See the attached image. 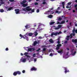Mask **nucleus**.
I'll use <instances>...</instances> for the list:
<instances>
[{"instance_id":"56","label":"nucleus","mask_w":77,"mask_h":77,"mask_svg":"<svg viewBox=\"0 0 77 77\" xmlns=\"http://www.w3.org/2000/svg\"><path fill=\"white\" fill-rule=\"evenodd\" d=\"M70 38H72V35L71 34H70Z\"/></svg>"},{"instance_id":"41","label":"nucleus","mask_w":77,"mask_h":77,"mask_svg":"<svg viewBox=\"0 0 77 77\" xmlns=\"http://www.w3.org/2000/svg\"><path fill=\"white\" fill-rule=\"evenodd\" d=\"M37 60V59L36 58H35L34 59V61L35 62H36Z\"/></svg>"},{"instance_id":"46","label":"nucleus","mask_w":77,"mask_h":77,"mask_svg":"<svg viewBox=\"0 0 77 77\" xmlns=\"http://www.w3.org/2000/svg\"><path fill=\"white\" fill-rule=\"evenodd\" d=\"M9 1L11 2H14V0H9Z\"/></svg>"},{"instance_id":"18","label":"nucleus","mask_w":77,"mask_h":77,"mask_svg":"<svg viewBox=\"0 0 77 77\" xmlns=\"http://www.w3.org/2000/svg\"><path fill=\"white\" fill-rule=\"evenodd\" d=\"M29 47H24V48H25V50H28V49H29Z\"/></svg>"},{"instance_id":"55","label":"nucleus","mask_w":77,"mask_h":77,"mask_svg":"<svg viewBox=\"0 0 77 77\" xmlns=\"http://www.w3.org/2000/svg\"><path fill=\"white\" fill-rule=\"evenodd\" d=\"M26 57H30V56L28 55H26Z\"/></svg>"},{"instance_id":"4","label":"nucleus","mask_w":77,"mask_h":77,"mask_svg":"<svg viewBox=\"0 0 77 77\" xmlns=\"http://www.w3.org/2000/svg\"><path fill=\"white\" fill-rule=\"evenodd\" d=\"M62 46V44H58L57 45V47L56 48V50H58L60 48V47Z\"/></svg>"},{"instance_id":"52","label":"nucleus","mask_w":77,"mask_h":77,"mask_svg":"<svg viewBox=\"0 0 77 77\" xmlns=\"http://www.w3.org/2000/svg\"><path fill=\"white\" fill-rule=\"evenodd\" d=\"M65 44H67V43H68V42L66 41L64 42Z\"/></svg>"},{"instance_id":"32","label":"nucleus","mask_w":77,"mask_h":77,"mask_svg":"<svg viewBox=\"0 0 77 77\" xmlns=\"http://www.w3.org/2000/svg\"><path fill=\"white\" fill-rule=\"evenodd\" d=\"M20 37H21L20 39H21V38H23V36L22 35H21V34H20Z\"/></svg>"},{"instance_id":"51","label":"nucleus","mask_w":77,"mask_h":77,"mask_svg":"<svg viewBox=\"0 0 77 77\" xmlns=\"http://www.w3.org/2000/svg\"><path fill=\"white\" fill-rule=\"evenodd\" d=\"M46 3V2H43V5H45V4Z\"/></svg>"},{"instance_id":"49","label":"nucleus","mask_w":77,"mask_h":77,"mask_svg":"<svg viewBox=\"0 0 77 77\" xmlns=\"http://www.w3.org/2000/svg\"><path fill=\"white\" fill-rule=\"evenodd\" d=\"M69 38H68L67 37L66 38V39L67 41H69Z\"/></svg>"},{"instance_id":"62","label":"nucleus","mask_w":77,"mask_h":77,"mask_svg":"<svg viewBox=\"0 0 77 77\" xmlns=\"http://www.w3.org/2000/svg\"><path fill=\"white\" fill-rule=\"evenodd\" d=\"M75 12V10H73V13H74V12Z\"/></svg>"},{"instance_id":"24","label":"nucleus","mask_w":77,"mask_h":77,"mask_svg":"<svg viewBox=\"0 0 77 77\" xmlns=\"http://www.w3.org/2000/svg\"><path fill=\"white\" fill-rule=\"evenodd\" d=\"M35 36H37V35H38V33H37V32L36 31H35Z\"/></svg>"},{"instance_id":"35","label":"nucleus","mask_w":77,"mask_h":77,"mask_svg":"<svg viewBox=\"0 0 77 77\" xmlns=\"http://www.w3.org/2000/svg\"><path fill=\"white\" fill-rule=\"evenodd\" d=\"M25 28H26V29H28V25H26V26H25Z\"/></svg>"},{"instance_id":"20","label":"nucleus","mask_w":77,"mask_h":77,"mask_svg":"<svg viewBox=\"0 0 77 77\" xmlns=\"http://www.w3.org/2000/svg\"><path fill=\"white\" fill-rule=\"evenodd\" d=\"M62 20V18L60 17H59L58 18V20H58V21H61Z\"/></svg>"},{"instance_id":"1","label":"nucleus","mask_w":77,"mask_h":77,"mask_svg":"<svg viewBox=\"0 0 77 77\" xmlns=\"http://www.w3.org/2000/svg\"><path fill=\"white\" fill-rule=\"evenodd\" d=\"M27 2V0H23L22 1V2H20L21 5H22L23 7L24 8H25V7H26L28 5L27 3L25 4Z\"/></svg>"},{"instance_id":"59","label":"nucleus","mask_w":77,"mask_h":77,"mask_svg":"<svg viewBox=\"0 0 77 77\" xmlns=\"http://www.w3.org/2000/svg\"><path fill=\"white\" fill-rule=\"evenodd\" d=\"M69 53V52L68 51L67 53H66V55H67V56H68V54Z\"/></svg>"},{"instance_id":"47","label":"nucleus","mask_w":77,"mask_h":77,"mask_svg":"<svg viewBox=\"0 0 77 77\" xmlns=\"http://www.w3.org/2000/svg\"><path fill=\"white\" fill-rule=\"evenodd\" d=\"M53 54L52 53H51L50 54V56H53Z\"/></svg>"},{"instance_id":"2","label":"nucleus","mask_w":77,"mask_h":77,"mask_svg":"<svg viewBox=\"0 0 77 77\" xmlns=\"http://www.w3.org/2000/svg\"><path fill=\"white\" fill-rule=\"evenodd\" d=\"M30 8V6H28L26 7L25 8H23L22 9V10L24 11H27L28 12L29 11H32V8Z\"/></svg>"},{"instance_id":"3","label":"nucleus","mask_w":77,"mask_h":77,"mask_svg":"<svg viewBox=\"0 0 77 77\" xmlns=\"http://www.w3.org/2000/svg\"><path fill=\"white\" fill-rule=\"evenodd\" d=\"M61 33V32H53L52 33H51V36H53V35H55V36H57V35H59Z\"/></svg>"},{"instance_id":"6","label":"nucleus","mask_w":77,"mask_h":77,"mask_svg":"<svg viewBox=\"0 0 77 77\" xmlns=\"http://www.w3.org/2000/svg\"><path fill=\"white\" fill-rule=\"evenodd\" d=\"M35 49L34 48H29L28 49V51H34Z\"/></svg>"},{"instance_id":"63","label":"nucleus","mask_w":77,"mask_h":77,"mask_svg":"<svg viewBox=\"0 0 77 77\" xmlns=\"http://www.w3.org/2000/svg\"><path fill=\"white\" fill-rule=\"evenodd\" d=\"M57 9V10H59V9H60V8L59 7H58V8Z\"/></svg>"},{"instance_id":"45","label":"nucleus","mask_w":77,"mask_h":77,"mask_svg":"<svg viewBox=\"0 0 77 77\" xmlns=\"http://www.w3.org/2000/svg\"><path fill=\"white\" fill-rule=\"evenodd\" d=\"M42 38L41 36L39 37L38 38V39H42Z\"/></svg>"},{"instance_id":"5","label":"nucleus","mask_w":77,"mask_h":77,"mask_svg":"<svg viewBox=\"0 0 77 77\" xmlns=\"http://www.w3.org/2000/svg\"><path fill=\"white\" fill-rule=\"evenodd\" d=\"M15 11L16 12V13L17 14H19L20 13V9H15Z\"/></svg>"},{"instance_id":"28","label":"nucleus","mask_w":77,"mask_h":77,"mask_svg":"<svg viewBox=\"0 0 77 77\" xmlns=\"http://www.w3.org/2000/svg\"><path fill=\"white\" fill-rule=\"evenodd\" d=\"M62 4L63 6H65V2H62Z\"/></svg>"},{"instance_id":"60","label":"nucleus","mask_w":77,"mask_h":77,"mask_svg":"<svg viewBox=\"0 0 77 77\" xmlns=\"http://www.w3.org/2000/svg\"><path fill=\"white\" fill-rule=\"evenodd\" d=\"M57 44H60V42H59V41H58L57 42Z\"/></svg>"},{"instance_id":"25","label":"nucleus","mask_w":77,"mask_h":77,"mask_svg":"<svg viewBox=\"0 0 77 77\" xmlns=\"http://www.w3.org/2000/svg\"><path fill=\"white\" fill-rule=\"evenodd\" d=\"M76 51H75L74 52V53H72L71 54L72 55H73V56H74L75 55V53H76Z\"/></svg>"},{"instance_id":"19","label":"nucleus","mask_w":77,"mask_h":77,"mask_svg":"<svg viewBox=\"0 0 77 77\" xmlns=\"http://www.w3.org/2000/svg\"><path fill=\"white\" fill-rule=\"evenodd\" d=\"M13 75H14V76H16L17 75V72H15L13 73Z\"/></svg>"},{"instance_id":"53","label":"nucleus","mask_w":77,"mask_h":77,"mask_svg":"<svg viewBox=\"0 0 77 77\" xmlns=\"http://www.w3.org/2000/svg\"><path fill=\"white\" fill-rule=\"evenodd\" d=\"M28 54V53H27V52H26L24 54V55H27V54Z\"/></svg>"},{"instance_id":"54","label":"nucleus","mask_w":77,"mask_h":77,"mask_svg":"<svg viewBox=\"0 0 77 77\" xmlns=\"http://www.w3.org/2000/svg\"><path fill=\"white\" fill-rule=\"evenodd\" d=\"M41 50V49L40 48H38L37 50H36L37 51H39V50Z\"/></svg>"},{"instance_id":"22","label":"nucleus","mask_w":77,"mask_h":77,"mask_svg":"<svg viewBox=\"0 0 77 77\" xmlns=\"http://www.w3.org/2000/svg\"><path fill=\"white\" fill-rule=\"evenodd\" d=\"M0 12H4V10H3V9H1L0 10Z\"/></svg>"},{"instance_id":"37","label":"nucleus","mask_w":77,"mask_h":77,"mask_svg":"<svg viewBox=\"0 0 77 77\" xmlns=\"http://www.w3.org/2000/svg\"><path fill=\"white\" fill-rule=\"evenodd\" d=\"M74 49H72L71 50V52L72 53L74 51Z\"/></svg>"},{"instance_id":"17","label":"nucleus","mask_w":77,"mask_h":77,"mask_svg":"<svg viewBox=\"0 0 77 77\" xmlns=\"http://www.w3.org/2000/svg\"><path fill=\"white\" fill-rule=\"evenodd\" d=\"M37 43H38V42H37V41H35L34 42V44H33V45H34V46H35V45H36V44Z\"/></svg>"},{"instance_id":"10","label":"nucleus","mask_w":77,"mask_h":77,"mask_svg":"<svg viewBox=\"0 0 77 77\" xmlns=\"http://www.w3.org/2000/svg\"><path fill=\"white\" fill-rule=\"evenodd\" d=\"M37 69L35 68L34 67H32L30 69V71H37Z\"/></svg>"},{"instance_id":"9","label":"nucleus","mask_w":77,"mask_h":77,"mask_svg":"<svg viewBox=\"0 0 77 77\" xmlns=\"http://www.w3.org/2000/svg\"><path fill=\"white\" fill-rule=\"evenodd\" d=\"M58 27H56L55 28V30H59L60 28L62 27V26L60 25H58Z\"/></svg>"},{"instance_id":"64","label":"nucleus","mask_w":77,"mask_h":77,"mask_svg":"<svg viewBox=\"0 0 77 77\" xmlns=\"http://www.w3.org/2000/svg\"><path fill=\"white\" fill-rule=\"evenodd\" d=\"M75 32L77 33V30H75Z\"/></svg>"},{"instance_id":"36","label":"nucleus","mask_w":77,"mask_h":77,"mask_svg":"<svg viewBox=\"0 0 77 77\" xmlns=\"http://www.w3.org/2000/svg\"><path fill=\"white\" fill-rule=\"evenodd\" d=\"M31 12H35V9L31 10Z\"/></svg>"},{"instance_id":"15","label":"nucleus","mask_w":77,"mask_h":77,"mask_svg":"<svg viewBox=\"0 0 77 77\" xmlns=\"http://www.w3.org/2000/svg\"><path fill=\"white\" fill-rule=\"evenodd\" d=\"M13 9V7H10L9 8H8V11H11V9Z\"/></svg>"},{"instance_id":"34","label":"nucleus","mask_w":77,"mask_h":77,"mask_svg":"<svg viewBox=\"0 0 77 77\" xmlns=\"http://www.w3.org/2000/svg\"><path fill=\"white\" fill-rule=\"evenodd\" d=\"M36 54H34L33 55V57H36Z\"/></svg>"},{"instance_id":"48","label":"nucleus","mask_w":77,"mask_h":77,"mask_svg":"<svg viewBox=\"0 0 77 77\" xmlns=\"http://www.w3.org/2000/svg\"><path fill=\"white\" fill-rule=\"evenodd\" d=\"M26 72V71H25V70H23V71H22V72L23 73H25V72Z\"/></svg>"},{"instance_id":"40","label":"nucleus","mask_w":77,"mask_h":77,"mask_svg":"<svg viewBox=\"0 0 77 77\" xmlns=\"http://www.w3.org/2000/svg\"><path fill=\"white\" fill-rule=\"evenodd\" d=\"M74 7L75 8H77V4H75V5H74Z\"/></svg>"},{"instance_id":"27","label":"nucleus","mask_w":77,"mask_h":77,"mask_svg":"<svg viewBox=\"0 0 77 77\" xmlns=\"http://www.w3.org/2000/svg\"><path fill=\"white\" fill-rule=\"evenodd\" d=\"M1 3L2 4V5H3L5 3L3 1V0H1Z\"/></svg>"},{"instance_id":"50","label":"nucleus","mask_w":77,"mask_h":77,"mask_svg":"<svg viewBox=\"0 0 77 77\" xmlns=\"http://www.w3.org/2000/svg\"><path fill=\"white\" fill-rule=\"evenodd\" d=\"M35 5H38V2H35Z\"/></svg>"},{"instance_id":"13","label":"nucleus","mask_w":77,"mask_h":77,"mask_svg":"<svg viewBox=\"0 0 77 77\" xmlns=\"http://www.w3.org/2000/svg\"><path fill=\"white\" fill-rule=\"evenodd\" d=\"M16 72L17 73V74H18V75H20L21 74V72L19 71H16Z\"/></svg>"},{"instance_id":"26","label":"nucleus","mask_w":77,"mask_h":77,"mask_svg":"<svg viewBox=\"0 0 77 77\" xmlns=\"http://www.w3.org/2000/svg\"><path fill=\"white\" fill-rule=\"evenodd\" d=\"M75 28H73L72 31V32L73 33H75Z\"/></svg>"},{"instance_id":"33","label":"nucleus","mask_w":77,"mask_h":77,"mask_svg":"<svg viewBox=\"0 0 77 77\" xmlns=\"http://www.w3.org/2000/svg\"><path fill=\"white\" fill-rule=\"evenodd\" d=\"M55 13H56L57 14H60V12H59V11H55Z\"/></svg>"},{"instance_id":"8","label":"nucleus","mask_w":77,"mask_h":77,"mask_svg":"<svg viewBox=\"0 0 77 77\" xmlns=\"http://www.w3.org/2000/svg\"><path fill=\"white\" fill-rule=\"evenodd\" d=\"M64 70H65V74H66L67 72H69V70H67V69L66 67H64Z\"/></svg>"},{"instance_id":"42","label":"nucleus","mask_w":77,"mask_h":77,"mask_svg":"<svg viewBox=\"0 0 77 77\" xmlns=\"http://www.w3.org/2000/svg\"><path fill=\"white\" fill-rule=\"evenodd\" d=\"M5 50L6 51H8V50H9V49L8 48H7L5 49Z\"/></svg>"},{"instance_id":"57","label":"nucleus","mask_w":77,"mask_h":77,"mask_svg":"<svg viewBox=\"0 0 77 77\" xmlns=\"http://www.w3.org/2000/svg\"><path fill=\"white\" fill-rule=\"evenodd\" d=\"M72 24V23L71 22L70 23H69V24H70V26H72V24Z\"/></svg>"},{"instance_id":"61","label":"nucleus","mask_w":77,"mask_h":77,"mask_svg":"<svg viewBox=\"0 0 77 77\" xmlns=\"http://www.w3.org/2000/svg\"><path fill=\"white\" fill-rule=\"evenodd\" d=\"M39 28H37V29L36 30V31H39Z\"/></svg>"},{"instance_id":"12","label":"nucleus","mask_w":77,"mask_h":77,"mask_svg":"<svg viewBox=\"0 0 77 77\" xmlns=\"http://www.w3.org/2000/svg\"><path fill=\"white\" fill-rule=\"evenodd\" d=\"M28 35L29 36H32L33 35V33L32 32L29 33L28 34Z\"/></svg>"},{"instance_id":"39","label":"nucleus","mask_w":77,"mask_h":77,"mask_svg":"<svg viewBox=\"0 0 77 77\" xmlns=\"http://www.w3.org/2000/svg\"><path fill=\"white\" fill-rule=\"evenodd\" d=\"M71 4V2H68L67 4V5H70Z\"/></svg>"},{"instance_id":"23","label":"nucleus","mask_w":77,"mask_h":77,"mask_svg":"<svg viewBox=\"0 0 77 77\" xmlns=\"http://www.w3.org/2000/svg\"><path fill=\"white\" fill-rule=\"evenodd\" d=\"M65 21L63 20L60 23V24H64V23H65Z\"/></svg>"},{"instance_id":"16","label":"nucleus","mask_w":77,"mask_h":77,"mask_svg":"<svg viewBox=\"0 0 77 77\" xmlns=\"http://www.w3.org/2000/svg\"><path fill=\"white\" fill-rule=\"evenodd\" d=\"M57 52H58L59 53H63V50L58 51Z\"/></svg>"},{"instance_id":"11","label":"nucleus","mask_w":77,"mask_h":77,"mask_svg":"<svg viewBox=\"0 0 77 77\" xmlns=\"http://www.w3.org/2000/svg\"><path fill=\"white\" fill-rule=\"evenodd\" d=\"M49 41L50 42H51V43H54V41H53V40L52 39H50L49 40Z\"/></svg>"},{"instance_id":"30","label":"nucleus","mask_w":77,"mask_h":77,"mask_svg":"<svg viewBox=\"0 0 77 77\" xmlns=\"http://www.w3.org/2000/svg\"><path fill=\"white\" fill-rule=\"evenodd\" d=\"M70 35H71L73 36H75V34L74 33H71V34H70Z\"/></svg>"},{"instance_id":"29","label":"nucleus","mask_w":77,"mask_h":77,"mask_svg":"<svg viewBox=\"0 0 77 77\" xmlns=\"http://www.w3.org/2000/svg\"><path fill=\"white\" fill-rule=\"evenodd\" d=\"M26 61V59H24L22 60V62H25Z\"/></svg>"},{"instance_id":"38","label":"nucleus","mask_w":77,"mask_h":77,"mask_svg":"<svg viewBox=\"0 0 77 77\" xmlns=\"http://www.w3.org/2000/svg\"><path fill=\"white\" fill-rule=\"evenodd\" d=\"M39 12V10L38 9H37L36 11V12L37 13H38V12Z\"/></svg>"},{"instance_id":"21","label":"nucleus","mask_w":77,"mask_h":77,"mask_svg":"<svg viewBox=\"0 0 77 77\" xmlns=\"http://www.w3.org/2000/svg\"><path fill=\"white\" fill-rule=\"evenodd\" d=\"M55 23V22H51V23H50V25H52V24H54Z\"/></svg>"},{"instance_id":"43","label":"nucleus","mask_w":77,"mask_h":77,"mask_svg":"<svg viewBox=\"0 0 77 77\" xmlns=\"http://www.w3.org/2000/svg\"><path fill=\"white\" fill-rule=\"evenodd\" d=\"M57 24H60V23L59 22H57Z\"/></svg>"},{"instance_id":"44","label":"nucleus","mask_w":77,"mask_h":77,"mask_svg":"<svg viewBox=\"0 0 77 77\" xmlns=\"http://www.w3.org/2000/svg\"><path fill=\"white\" fill-rule=\"evenodd\" d=\"M66 37L68 38H69H69H70V36H69V35H67V36Z\"/></svg>"},{"instance_id":"31","label":"nucleus","mask_w":77,"mask_h":77,"mask_svg":"<svg viewBox=\"0 0 77 77\" xmlns=\"http://www.w3.org/2000/svg\"><path fill=\"white\" fill-rule=\"evenodd\" d=\"M46 51V48H44L43 49V51Z\"/></svg>"},{"instance_id":"7","label":"nucleus","mask_w":77,"mask_h":77,"mask_svg":"<svg viewBox=\"0 0 77 77\" xmlns=\"http://www.w3.org/2000/svg\"><path fill=\"white\" fill-rule=\"evenodd\" d=\"M72 42L75 43V44H77V39H72Z\"/></svg>"},{"instance_id":"14","label":"nucleus","mask_w":77,"mask_h":77,"mask_svg":"<svg viewBox=\"0 0 77 77\" xmlns=\"http://www.w3.org/2000/svg\"><path fill=\"white\" fill-rule=\"evenodd\" d=\"M48 18H53V16L51 14H50L48 16Z\"/></svg>"},{"instance_id":"58","label":"nucleus","mask_w":77,"mask_h":77,"mask_svg":"<svg viewBox=\"0 0 77 77\" xmlns=\"http://www.w3.org/2000/svg\"><path fill=\"white\" fill-rule=\"evenodd\" d=\"M66 8H67V9H68V8H69V6H66Z\"/></svg>"}]
</instances>
